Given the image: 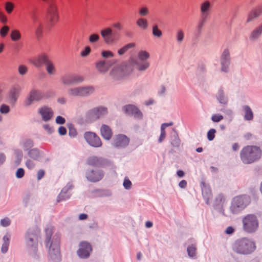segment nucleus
Wrapping results in <instances>:
<instances>
[{"mask_svg": "<svg viewBox=\"0 0 262 262\" xmlns=\"http://www.w3.org/2000/svg\"><path fill=\"white\" fill-rule=\"evenodd\" d=\"M93 115L97 118H99L107 114V109L105 107H100L93 109L92 111Z\"/></svg>", "mask_w": 262, "mask_h": 262, "instance_id": "c85d7f7f", "label": "nucleus"}, {"mask_svg": "<svg viewBox=\"0 0 262 262\" xmlns=\"http://www.w3.org/2000/svg\"><path fill=\"white\" fill-rule=\"evenodd\" d=\"M212 7V6L211 2L208 0H205L200 4V13L211 14Z\"/></svg>", "mask_w": 262, "mask_h": 262, "instance_id": "393cba45", "label": "nucleus"}, {"mask_svg": "<svg viewBox=\"0 0 262 262\" xmlns=\"http://www.w3.org/2000/svg\"><path fill=\"white\" fill-rule=\"evenodd\" d=\"M62 83L65 85L73 84L72 75H65L61 77Z\"/></svg>", "mask_w": 262, "mask_h": 262, "instance_id": "e433bc0d", "label": "nucleus"}, {"mask_svg": "<svg viewBox=\"0 0 262 262\" xmlns=\"http://www.w3.org/2000/svg\"><path fill=\"white\" fill-rule=\"evenodd\" d=\"M216 130L215 129L212 128L209 130L207 133V138L209 141H212L213 140L215 137V134Z\"/></svg>", "mask_w": 262, "mask_h": 262, "instance_id": "8fccbe9b", "label": "nucleus"}, {"mask_svg": "<svg viewBox=\"0 0 262 262\" xmlns=\"http://www.w3.org/2000/svg\"><path fill=\"white\" fill-rule=\"evenodd\" d=\"M43 128L49 133L51 134L53 132V128L49 124H45L43 126Z\"/></svg>", "mask_w": 262, "mask_h": 262, "instance_id": "774afa93", "label": "nucleus"}, {"mask_svg": "<svg viewBox=\"0 0 262 262\" xmlns=\"http://www.w3.org/2000/svg\"><path fill=\"white\" fill-rule=\"evenodd\" d=\"M101 55L103 58H105L114 56L113 53L110 51H103L102 52Z\"/></svg>", "mask_w": 262, "mask_h": 262, "instance_id": "13d9d810", "label": "nucleus"}, {"mask_svg": "<svg viewBox=\"0 0 262 262\" xmlns=\"http://www.w3.org/2000/svg\"><path fill=\"white\" fill-rule=\"evenodd\" d=\"M250 202V198L246 195L235 197L232 202L231 209L233 213H236L245 208Z\"/></svg>", "mask_w": 262, "mask_h": 262, "instance_id": "0eeeda50", "label": "nucleus"}, {"mask_svg": "<svg viewBox=\"0 0 262 262\" xmlns=\"http://www.w3.org/2000/svg\"><path fill=\"white\" fill-rule=\"evenodd\" d=\"M33 146V141L32 140H29V139L26 140L23 144L24 149L26 150H29L30 148L32 147Z\"/></svg>", "mask_w": 262, "mask_h": 262, "instance_id": "c03bdc74", "label": "nucleus"}, {"mask_svg": "<svg viewBox=\"0 0 262 262\" xmlns=\"http://www.w3.org/2000/svg\"><path fill=\"white\" fill-rule=\"evenodd\" d=\"M45 175V171L43 169H40L38 171L37 178L38 180L41 179Z\"/></svg>", "mask_w": 262, "mask_h": 262, "instance_id": "338daca9", "label": "nucleus"}, {"mask_svg": "<svg viewBox=\"0 0 262 262\" xmlns=\"http://www.w3.org/2000/svg\"><path fill=\"white\" fill-rule=\"evenodd\" d=\"M135 46H136V44L135 43L132 42V43H128V44L125 45L124 46H123L121 49H120L118 51V54L119 55L121 56V55L124 54L129 49L135 48Z\"/></svg>", "mask_w": 262, "mask_h": 262, "instance_id": "473e14b6", "label": "nucleus"}, {"mask_svg": "<svg viewBox=\"0 0 262 262\" xmlns=\"http://www.w3.org/2000/svg\"><path fill=\"white\" fill-rule=\"evenodd\" d=\"M123 185L125 189H129L132 186V182L129 179H125Z\"/></svg>", "mask_w": 262, "mask_h": 262, "instance_id": "e2e57ef3", "label": "nucleus"}, {"mask_svg": "<svg viewBox=\"0 0 262 262\" xmlns=\"http://www.w3.org/2000/svg\"><path fill=\"white\" fill-rule=\"evenodd\" d=\"M9 30V28L7 26H4L0 30L1 36L3 37H5Z\"/></svg>", "mask_w": 262, "mask_h": 262, "instance_id": "3c124183", "label": "nucleus"}, {"mask_svg": "<svg viewBox=\"0 0 262 262\" xmlns=\"http://www.w3.org/2000/svg\"><path fill=\"white\" fill-rule=\"evenodd\" d=\"M184 32L182 29H179L176 33V39L177 41L179 43H181L184 39Z\"/></svg>", "mask_w": 262, "mask_h": 262, "instance_id": "a19ab883", "label": "nucleus"}, {"mask_svg": "<svg viewBox=\"0 0 262 262\" xmlns=\"http://www.w3.org/2000/svg\"><path fill=\"white\" fill-rule=\"evenodd\" d=\"M10 224H11V220L8 217H6L2 219L0 221V224L3 227L9 226L10 225Z\"/></svg>", "mask_w": 262, "mask_h": 262, "instance_id": "de8ad7c7", "label": "nucleus"}, {"mask_svg": "<svg viewBox=\"0 0 262 262\" xmlns=\"http://www.w3.org/2000/svg\"><path fill=\"white\" fill-rule=\"evenodd\" d=\"M65 119L60 116H58L56 118V122L59 124H63L65 123Z\"/></svg>", "mask_w": 262, "mask_h": 262, "instance_id": "69168bd1", "label": "nucleus"}, {"mask_svg": "<svg viewBox=\"0 0 262 262\" xmlns=\"http://www.w3.org/2000/svg\"><path fill=\"white\" fill-rule=\"evenodd\" d=\"M137 25L143 30H146L148 28V21L146 19L140 18L136 21Z\"/></svg>", "mask_w": 262, "mask_h": 262, "instance_id": "c9c22d12", "label": "nucleus"}, {"mask_svg": "<svg viewBox=\"0 0 262 262\" xmlns=\"http://www.w3.org/2000/svg\"><path fill=\"white\" fill-rule=\"evenodd\" d=\"M150 55L146 51H140L137 54V58L131 57L129 60L130 64L136 66L139 71H144L148 69L150 63L147 61Z\"/></svg>", "mask_w": 262, "mask_h": 262, "instance_id": "7ed1b4c3", "label": "nucleus"}, {"mask_svg": "<svg viewBox=\"0 0 262 262\" xmlns=\"http://www.w3.org/2000/svg\"><path fill=\"white\" fill-rule=\"evenodd\" d=\"M28 155L30 159L33 160H37L39 157L40 154L39 150L36 148H33L29 150Z\"/></svg>", "mask_w": 262, "mask_h": 262, "instance_id": "72a5a7b5", "label": "nucleus"}, {"mask_svg": "<svg viewBox=\"0 0 262 262\" xmlns=\"http://www.w3.org/2000/svg\"><path fill=\"white\" fill-rule=\"evenodd\" d=\"M43 30V25L41 23H39L35 26V33L36 37L39 38L42 36Z\"/></svg>", "mask_w": 262, "mask_h": 262, "instance_id": "4c0bfd02", "label": "nucleus"}, {"mask_svg": "<svg viewBox=\"0 0 262 262\" xmlns=\"http://www.w3.org/2000/svg\"><path fill=\"white\" fill-rule=\"evenodd\" d=\"M217 99L221 103L226 104L227 102V98L224 95V92L222 90L219 91Z\"/></svg>", "mask_w": 262, "mask_h": 262, "instance_id": "79ce46f5", "label": "nucleus"}, {"mask_svg": "<svg viewBox=\"0 0 262 262\" xmlns=\"http://www.w3.org/2000/svg\"><path fill=\"white\" fill-rule=\"evenodd\" d=\"M54 227L51 225H48L45 229L46 233V246L48 247L51 243V238L53 233Z\"/></svg>", "mask_w": 262, "mask_h": 262, "instance_id": "bb28decb", "label": "nucleus"}, {"mask_svg": "<svg viewBox=\"0 0 262 262\" xmlns=\"http://www.w3.org/2000/svg\"><path fill=\"white\" fill-rule=\"evenodd\" d=\"M255 243L247 238L236 240L232 246L233 251L240 254L247 255L253 252L255 249Z\"/></svg>", "mask_w": 262, "mask_h": 262, "instance_id": "f03ea898", "label": "nucleus"}, {"mask_svg": "<svg viewBox=\"0 0 262 262\" xmlns=\"http://www.w3.org/2000/svg\"><path fill=\"white\" fill-rule=\"evenodd\" d=\"M262 14V5L258 6L256 9L249 13L247 18V22H250L254 19L259 17Z\"/></svg>", "mask_w": 262, "mask_h": 262, "instance_id": "a878e982", "label": "nucleus"}, {"mask_svg": "<svg viewBox=\"0 0 262 262\" xmlns=\"http://www.w3.org/2000/svg\"><path fill=\"white\" fill-rule=\"evenodd\" d=\"M70 196V194L68 192V190L63 189L57 198V202H60L68 200Z\"/></svg>", "mask_w": 262, "mask_h": 262, "instance_id": "2f4dec72", "label": "nucleus"}, {"mask_svg": "<svg viewBox=\"0 0 262 262\" xmlns=\"http://www.w3.org/2000/svg\"><path fill=\"white\" fill-rule=\"evenodd\" d=\"M221 63L222 71L227 72L230 64V53L228 50H225L223 52L221 58Z\"/></svg>", "mask_w": 262, "mask_h": 262, "instance_id": "a211bd4d", "label": "nucleus"}, {"mask_svg": "<svg viewBox=\"0 0 262 262\" xmlns=\"http://www.w3.org/2000/svg\"><path fill=\"white\" fill-rule=\"evenodd\" d=\"M112 65V63L110 61L101 60L96 63V67L99 72L101 73H105Z\"/></svg>", "mask_w": 262, "mask_h": 262, "instance_id": "4be33fe9", "label": "nucleus"}, {"mask_svg": "<svg viewBox=\"0 0 262 262\" xmlns=\"http://www.w3.org/2000/svg\"><path fill=\"white\" fill-rule=\"evenodd\" d=\"M91 49L89 47H86L84 50L81 52V56L84 57L87 56L91 53Z\"/></svg>", "mask_w": 262, "mask_h": 262, "instance_id": "680f3d73", "label": "nucleus"}, {"mask_svg": "<svg viewBox=\"0 0 262 262\" xmlns=\"http://www.w3.org/2000/svg\"><path fill=\"white\" fill-rule=\"evenodd\" d=\"M47 247H49V255L51 260L53 262H59L61 259L59 244H50Z\"/></svg>", "mask_w": 262, "mask_h": 262, "instance_id": "f8f14e48", "label": "nucleus"}, {"mask_svg": "<svg viewBox=\"0 0 262 262\" xmlns=\"http://www.w3.org/2000/svg\"><path fill=\"white\" fill-rule=\"evenodd\" d=\"M262 33V25L254 29L251 33L250 38L251 39L257 38Z\"/></svg>", "mask_w": 262, "mask_h": 262, "instance_id": "f704fd0d", "label": "nucleus"}, {"mask_svg": "<svg viewBox=\"0 0 262 262\" xmlns=\"http://www.w3.org/2000/svg\"><path fill=\"white\" fill-rule=\"evenodd\" d=\"M10 37L12 40L16 41L20 39L21 34L19 31L17 30H13L11 32Z\"/></svg>", "mask_w": 262, "mask_h": 262, "instance_id": "58836bf2", "label": "nucleus"}, {"mask_svg": "<svg viewBox=\"0 0 262 262\" xmlns=\"http://www.w3.org/2000/svg\"><path fill=\"white\" fill-rule=\"evenodd\" d=\"M210 14L200 13V19L198 23L197 28L199 31H201L205 24L209 19Z\"/></svg>", "mask_w": 262, "mask_h": 262, "instance_id": "cd10ccee", "label": "nucleus"}, {"mask_svg": "<svg viewBox=\"0 0 262 262\" xmlns=\"http://www.w3.org/2000/svg\"><path fill=\"white\" fill-rule=\"evenodd\" d=\"M47 13V17L51 24L54 25L58 21L59 18L58 8L56 3L52 2L49 4Z\"/></svg>", "mask_w": 262, "mask_h": 262, "instance_id": "1a4fd4ad", "label": "nucleus"}, {"mask_svg": "<svg viewBox=\"0 0 262 262\" xmlns=\"http://www.w3.org/2000/svg\"><path fill=\"white\" fill-rule=\"evenodd\" d=\"M129 142V139L125 135L119 134L113 138L112 145L116 148H124Z\"/></svg>", "mask_w": 262, "mask_h": 262, "instance_id": "4468645a", "label": "nucleus"}, {"mask_svg": "<svg viewBox=\"0 0 262 262\" xmlns=\"http://www.w3.org/2000/svg\"><path fill=\"white\" fill-rule=\"evenodd\" d=\"M14 8V5L11 3L8 2L5 5V9L8 13H11Z\"/></svg>", "mask_w": 262, "mask_h": 262, "instance_id": "864d4df0", "label": "nucleus"}, {"mask_svg": "<svg viewBox=\"0 0 262 262\" xmlns=\"http://www.w3.org/2000/svg\"><path fill=\"white\" fill-rule=\"evenodd\" d=\"M33 161L34 160H31L30 159L26 160L25 165L28 169H33L35 167V163Z\"/></svg>", "mask_w": 262, "mask_h": 262, "instance_id": "a18cd8bd", "label": "nucleus"}, {"mask_svg": "<svg viewBox=\"0 0 262 262\" xmlns=\"http://www.w3.org/2000/svg\"><path fill=\"white\" fill-rule=\"evenodd\" d=\"M95 91L92 86H77L70 88L68 90V94L74 97H86L92 95Z\"/></svg>", "mask_w": 262, "mask_h": 262, "instance_id": "423d86ee", "label": "nucleus"}, {"mask_svg": "<svg viewBox=\"0 0 262 262\" xmlns=\"http://www.w3.org/2000/svg\"><path fill=\"white\" fill-rule=\"evenodd\" d=\"M124 66H114L113 67L110 74V78L113 81H117L122 79L129 73L124 70Z\"/></svg>", "mask_w": 262, "mask_h": 262, "instance_id": "9d476101", "label": "nucleus"}, {"mask_svg": "<svg viewBox=\"0 0 262 262\" xmlns=\"http://www.w3.org/2000/svg\"><path fill=\"white\" fill-rule=\"evenodd\" d=\"M10 112V107L6 104H2L0 106V112L2 114H6Z\"/></svg>", "mask_w": 262, "mask_h": 262, "instance_id": "4d7b16f0", "label": "nucleus"}, {"mask_svg": "<svg viewBox=\"0 0 262 262\" xmlns=\"http://www.w3.org/2000/svg\"><path fill=\"white\" fill-rule=\"evenodd\" d=\"M100 34L104 42L107 45H112L117 42L119 40V37L113 33V30L110 28L102 30Z\"/></svg>", "mask_w": 262, "mask_h": 262, "instance_id": "6e6552de", "label": "nucleus"}, {"mask_svg": "<svg viewBox=\"0 0 262 262\" xmlns=\"http://www.w3.org/2000/svg\"><path fill=\"white\" fill-rule=\"evenodd\" d=\"M163 127L164 126H161V134L159 138V142L160 143L162 142L165 139L166 137V132L165 130H164Z\"/></svg>", "mask_w": 262, "mask_h": 262, "instance_id": "052dcab7", "label": "nucleus"}, {"mask_svg": "<svg viewBox=\"0 0 262 262\" xmlns=\"http://www.w3.org/2000/svg\"><path fill=\"white\" fill-rule=\"evenodd\" d=\"M245 112L244 118L246 120H252L253 118V114L251 108L248 106L245 105L243 107Z\"/></svg>", "mask_w": 262, "mask_h": 262, "instance_id": "7c9ffc66", "label": "nucleus"}, {"mask_svg": "<svg viewBox=\"0 0 262 262\" xmlns=\"http://www.w3.org/2000/svg\"><path fill=\"white\" fill-rule=\"evenodd\" d=\"M79 249L77 251L78 256L81 258H87L92 251L91 244L87 242H81L79 244Z\"/></svg>", "mask_w": 262, "mask_h": 262, "instance_id": "9b49d317", "label": "nucleus"}, {"mask_svg": "<svg viewBox=\"0 0 262 262\" xmlns=\"http://www.w3.org/2000/svg\"><path fill=\"white\" fill-rule=\"evenodd\" d=\"M223 118V116L220 114H214L211 117V120L214 122H219Z\"/></svg>", "mask_w": 262, "mask_h": 262, "instance_id": "603ef678", "label": "nucleus"}, {"mask_svg": "<svg viewBox=\"0 0 262 262\" xmlns=\"http://www.w3.org/2000/svg\"><path fill=\"white\" fill-rule=\"evenodd\" d=\"M139 13L141 16H146L149 13V10L146 7H141L139 10Z\"/></svg>", "mask_w": 262, "mask_h": 262, "instance_id": "5fc2aeb1", "label": "nucleus"}, {"mask_svg": "<svg viewBox=\"0 0 262 262\" xmlns=\"http://www.w3.org/2000/svg\"><path fill=\"white\" fill-rule=\"evenodd\" d=\"M44 97L43 94L37 90H33L29 94L27 99L25 101V105L29 106L31 105L33 102L41 100Z\"/></svg>", "mask_w": 262, "mask_h": 262, "instance_id": "dca6fc26", "label": "nucleus"}, {"mask_svg": "<svg viewBox=\"0 0 262 262\" xmlns=\"http://www.w3.org/2000/svg\"><path fill=\"white\" fill-rule=\"evenodd\" d=\"M20 90L18 85H14L11 88L8 94V102L10 104L14 105L16 103Z\"/></svg>", "mask_w": 262, "mask_h": 262, "instance_id": "f3484780", "label": "nucleus"}, {"mask_svg": "<svg viewBox=\"0 0 262 262\" xmlns=\"http://www.w3.org/2000/svg\"><path fill=\"white\" fill-rule=\"evenodd\" d=\"M49 57L45 54H41L31 60L32 64L36 68H40L46 65L49 60Z\"/></svg>", "mask_w": 262, "mask_h": 262, "instance_id": "6ab92c4d", "label": "nucleus"}, {"mask_svg": "<svg viewBox=\"0 0 262 262\" xmlns=\"http://www.w3.org/2000/svg\"><path fill=\"white\" fill-rule=\"evenodd\" d=\"M87 163L88 165L92 166L100 167L104 164L105 160L96 156H92L88 159Z\"/></svg>", "mask_w": 262, "mask_h": 262, "instance_id": "412c9836", "label": "nucleus"}, {"mask_svg": "<svg viewBox=\"0 0 262 262\" xmlns=\"http://www.w3.org/2000/svg\"><path fill=\"white\" fill-rule=\"evenodd\" d=\"M124 112L128 114L134 115L135 117L141 118L142 114L141 112L135 106L133 105H127L123 107Z\"/></svg>", "mask_w": 262, "mask_h": 262, "instance_id": "aec40b11", "label": "nucleus"}, {"mask_svg": "<svg viewBox=\"0 0 262 262\" xmlns=\"http://www.w3.org/2000/svg\"><path fill=\"white\" fill-rule=\"evenodd\" d=\"M76 134L77 132L74 128L72 127H70L69 128V135L70 136L74 137L76 136Z\"/></svg>", "mask_w": 262, "mask_h": 262, "instance_id": "0e129e2a", "label": "nucleus"}, {"mask_svg": "<svg viewBox=\"0 0 262 262\" xmlns=\"http://www.w3.org/2000/svg\"><path fill=\"white\" fill-rule=\"evenodd\" d=\"M101 136L106 140H110L113 135V132L110 126L103 124L100 128Z\"/></svg>", "mask_w": 262, "mask_h": 262, "instance_id": "b1692460", "label": "nucleus"}, {"mask_svg": "<svg viewBox=\"0 0 262 262\" xmlns=\"http://www.w3.org/2000/svg\"><path fill=\"white\" fill-rule=\"evenodd\" d=\"M24 174L25 171L23 168H19L16 172V177L18 179L23 178Z\"/></svg>", "mask_w": 262, "mask_h": 262, "instance_id": "bf43d9fd", "label": "nucleus"}, {"mask_svg": "<svg viewBox=\"0 0 262 262\" xmlns=\"http://www.w3.org/2000/svg\"><path fill=\"white\" fill-rule=\"evenodd\" d=\"M152 34L154 37L160 38L162 36V31L159 29L157 25H154L152 28Z\"/></svg>", "mask_w": 262, "mask_h": 262, "instance_id": "ea45409f", "label": "nucleus"}, {"mask_svg": "<svg viewBox=\"0 0 262 262\" xmlns=\"http://www.w3.org/2000/svg\"><path fill=\"white\" fill-rule=\"evenodd\" d=\"M39 114L41 115L42 120L47 121L51 119L53 116V111L50 107L44 106L39 110Z\"/></svg>", "mask_w": 262, "mask_h": 262, "instance_id": "5701e85b", "label": "nucleus"}, {"mask_svg": "<svg viewBox=\"0 0 262 262\" xmlns=\"http://www.w3.org/2000/svg\"><path fill=\"white\" fill-rule=\"evenodd\" d=\"M103 172L101 170H91L86 173V178L88 181L92 182H97L103 178Z\"/></svg>", "mask_w": 262, "mask_h": 262, "instance_id": "2eb2a0df", "label": "nucleus"}, {"mask_svg": "<svg viewBox=\"0 0 262 262\" xmlns=\"http://www.w3.org/2000/svg\"><path fill=\"white\" fill-rule=\"evenodd\" d=\"M40 231L37 228L29 229L25 237V243L28 249L35 253L37 250L38 239Z\"/></svg>", "mask_w": 262, "mask_h": 262, "instance_id": "20e7f679", "label": "nucleus"}, {"mask_svg": "<svg viewBox=\"0 0 262 262\" xmlns=\"http://www.w3.org/2000/svg\"><path fill=\"white\" fill-rule=\"evenodd\" d=\"M46 70L48 74L50 75H54L56 73V70L54 63L49 60L46 64Z\"/></svg>", "mask_w": 262, "mask_h": 262, "instance_id": "c756f323", "label": "nucleus"}, {"mask_svg": "<svg viewBox=\"0 0 262 262\" xmlns=\"http://www.w3.org/2000/svg\"><path fill=\"white\" fill-rule=\"evenodd\" d=\"M187 252L190 257H193L195 255L196 248L193 246H189L187 248Z\"/></svg>", "mask_w": 262, "mask_h": 262, "instance_id": "09e8293b", "label": "nucleus"}, {"mask_svg": "<svg viewBox=\"0 0 262 262\" xmlns=\"http://www.w3.org/2000/svg\"><path fill=\"white\" fill-rule=\"evenodd\" d=\"M243 230L249 233L255 232L258 229L259 222L257 216L253 214H249L242 219Z\"/></svg>", "mask_w": 262, "mask_h": 262, "instance_id": "39448f33", "label": "nucleus"}, {"mask_svg": "<svg viewBox=\"0 0 262 262\" xmlns=\"http://www.w3.org/2000/svg\"><path fill=\"white\" fill-rule=\"evenodd\" d=\"M261 151L256 146L248 145L244 147L240 153V158L245 164H251L260 159Z\"/></svg>", "mask_w": 262, "mask_h": 262, "instance_id": "f257e3e1", "label": "nucleus"}, {"mask_svg": "<svg viewBox=\"0 0 262 262\" xmlns=\"http://www.w3.org/2000/svg\"><path fill=\"white\" fill-rule=\"evenodd\" d=\"M73 84H77L82 82L84 78L82 76L72 75Z\"/></svg>", "mask_w": 262, "mask_h": 262, "instance_id": "49530a36", "label": "nucleus"}, {"mask_svg": "<svg viewBox=\"0 0 262 262\" xmlns=\"http://www.w3.org/2000/svg\"><path fill=\"white\" fill-rule=\"evenodd\" d=\"M84 137L86 141L93 147H99L102 145L100 138L94 133L86 132L84 134Z\"/></svg>", "mask_w": 262, "mask_h": 262, "instance_id": "ddd939ff", "label": "nucleus"}, {"mask_svg": "<svg viewBox=\"0 0 262 262\" xmlns=\"http://www.w3.org/2000/svg\"><path fill=\"white\" fill-rule=\"evenodd\" d=\"M18 73L21 75H25L28 72V68L26 66L20 65L18 67Z\"/></svg>", "mask_w": 262, "mask_h": 262, "instance_id": "6e6d98bb", "label": "nucleus"}, {"mask_svg": "<svg viewBox=\"0 0 262 262\" xmlns=\"http://www.w3.org/2000/svg\"><path fill=\"white\" fill-rule=\"evenodd\" d=\"M100 37L97 34H92L89 37V41L91 43L97 42L99 41Z\"/></svg>", "mask_w": 262, "mask_h": 262, "instance_id": "37998d69", "label": "nucleus"}]
</instances>
